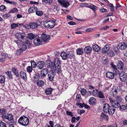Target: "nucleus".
Masks as SVG:
<instances>
[{
  "instance_id": "nucleus-1",
  "label": "nucleus",
  "mask_w": 127,
  "mask_h": 127,
  "mask_svg": "<svg viewBox=\"0 0 127 127\" xmlns=\"http://www.w3.org/2000/svg\"><path fill=\"white\" fill-rule=\"evenodd\" d=\"M103 110L104 113L108 112L109 114L112 115L114 113L115 109L113 106H110L108 104L105 103L103 106Z\"/></svg>"
},
{
  "instance_id": "nucleus-2",
  "label": "nucleus",
  "mask_w": 127,
  "mask_h": 127,
  "mask_svg": "<svg viewBox=\"0 0 127 127\" xmlns=\"http://www.w3.org/2000/svg\"><path fill=\"white\" fill-rule=\"evenodd\" d=\"M18 123L20 125L26 126L29 124V120L28 118L25 116H22L20 117L18 121Z\"/></svg>"
},
{
  "instance_id": "nucleus-3",
  "label": "nucleus",
  "mask_w": 127,
  "mask_h": 127,
  "mask_svg": "<svg viewBox=\"0 0 127 127\" xmlns=\"http://www.w3.org/2000/svg\"><path fill=\"white\" fill-rule=\"evenodd\" d=\"M56 58L54 59V62H52L51 60L48 59L46 61V64L47 65L48 68H51L55 71L56 70V65L55 62Z\"/></svg>"
},
{
  "instance_id": "nucleus-4",
  "label": "nucleus",
  "mask_w": 127,
  "mask_h": 127,
  "mask_svg": "<svg viewBox=\"0 0 127 127\" xmlns=\"http://www.w3.org/2000/svg\"><path fill=\"white\" fill-rule=\"evenodd\" d=\"M56 61H57L56 64V72L58 74V75H59L61 72V61L58 58H56Z\"/></svg>"
},
{
  "instance_id": "nucleus-5",
  "label": "nucleus",
  "mask_w": 127,
  "mask_h": 127,
  "mask_svg": "<svg viewBox=\"0 0 127 127\" xmlns=\"http://www.w3.org/2000/svg\"><path fill=\"white\" fill-rule=\"evenodd\" d=\"M39 24H36L35 23H30L28 25H26L24 27L26 29H29L31 28L32 29H35L37 28L38 26H39Z\"/></svg>"
},
{
  "instance_id": "nucleus-6",
  "label": "nucleus",
  "mask_w": 127,
  "mask_h": 127,
  "mask_svg": "<svg viewBox=\"0 0 127 127\" xmlns=\"http://www.w3.org/2000/svg\"><path fill=\"white\" fill-rule=\"evenodd\" d=\"M2 117L4 119H6L9 121H10V123H14L13 115L11 114H7L6 115H2Z\"/></svg>"
},
{
  "instance_id": "nucleus-7",
  "label": "nucleus",
  "mask_w": 127,
  "mask_h": 127,
  "mask_svg": "<svg viewBox=\"0 0 127 127\" xmlns=\"http://www.w3.org/2000/svg\"><path fill=\"white\" fill-rule=\"evenodd\" d=\"M59 3L65 7H67L70 5L69 2L65 0H57Z\"/></svg>"
},
{
  "instance_id": "nucleus-8",
  "label": "nucleus",
  "mask_w": 127,
  "mask_h": 127,
  "mask_svg": "<svg viewBox=\"0 0 127 127\" xmlns=\"http://www.w3.org/2000/svg\"><path fill=\"white\" fill-rule=\"evenodd\" d=\"M117 48L122 50L125 49L127 48V45L125 42L120 43L118 44Z\"/></svg>"
},
{
  "instance_id": "nucleus-9",
  "label": "nucleus",
  "mask_w": 127,
  "mask_h": 127,
  "mask_svg": "<svg viewBox=\"0 0 127 127\" xmlns=\"http://www.w3.org/2000/svg\"><path fill=\"white\" fill-rule=\"evenodd\" d=\"M41 38L44 42H47L50 40V36L48 34L43 33L41 35Z\"/></svg>"
},
{
  "instance_id": "nucleus-10",
  "label": "nucleus",
  "mask_w": 127,
  "mask_h": 127,
  "mask_svg": "<svg viewBox=\"0 0 127 127\" xmlns=\"http://www.w3.org/2000/svg\"><path fill=\"white\" fill-rule=\"evenodd\" d=\"M48 75L49 80L51 81L53 80V79L54 77L55 76L54 72L53 70H50L48 73Z\"/></svg>"
},
{
  "instance_id": "nucleus-11",
  "label": "nucleus",
  "mask_w": 127,
  "mask_h": 127,
  "mask_svg": "<svg viewBox=\"0 0 127 127\" xmlns=\"http://www.w3.org/2000/svg\"><path fill=\"white\" fill-rule=\"evenodd\" d=\"M48 73V70L47 68L43 69L41 71L40 76L42 78L45 77Z\"/></svg>"
},
{
  "instance_id": "nucleus-12",
  "label": "nucleus",
  "mask_w": 127,
  "mask_h": 127,
  "mask_svg": "<svg viewBox=\"0 0 127 127\" xmlns=\"http://www.w3.org/2000/svg\"><path fill=\"white\" fill-rule=\"evenodd\" d=\"M92 49V47L89 46H87L84 49V51L85 53L87 54L91 53Z\"/></svg>"
},
{
  "instance_id": "nucleus-13",
  "label": "nucleus",
  "mask_w": 127,
  "mask_h": 127,
  "mask_svg": "<svg viewBox=\"0 0 127 127\" xmlns=\"http://www.w3.org/2000/svg\"><path fill=\"white\" fill-rule=\"evenodd\" d=\"M48 22H49V23L47 25L48 28H50L52 29L55 26V22L53 21H45V23H47Z\"/></svg>"
},
{
  "instance_id": "nucleus-14",
  "label": "nucleus",
  "mask_w": 127,
  "mask_h": 127,
  "mask_svg": "<svg viewBox=\"0 0 127 127\" xmlns=\"http://www.w3.org/2000/svg\"><path fill=\"white\" fill-rule=\"evenodd\" d=\"M34 44L36 46H38L42 44V42L39 38H36L33 41Z\"/></svg>"
},
{
  "instance_id": "nucleus-15",
  "label": "nucleus",
  "mask_w": 127,
  "mask_h": 127,
  "mask_svg": "<svg viewBox=\"0 0 127 127\" xmlns=\"http://www.w3.org/2000/svg\"><path fill=\"white\" fill-rule=\"evenodd\" d=\"M110 48V46L107 44L106 45L101 49L102 52L103 53H106L108 51Z\"/></svg>"
},
{
  "instance_id": "nucleus-16",
  "label": "nucleus",
  "mask_w": 127,
  "mask_h": 127,
  "mask_svg": "<svg viewBox=\"0 0 127 127\" xmlns=\"http://www.w3.org/2000/svg\"><path fill=\"white\" fill-rule=\"evenodd\" d=\"M44 63L43 61H39L37 63V66L39 69H42L44 67Z\"/></svg>"
},
{
  "instance_id": "nucleus-17",
  "label": "nucleus",
  "mask_w": 127,
  "mask_h": 127,
  "mask_svg": "<svg viewBox=\"0 0 127 127\" xmlns=\"http://www.w3.org/2000/svg\"><path fill=\"white\" fill-rule=\"evenodd\" d=\"M106 75V77L110 79H113L114 77V74L113 73V72H108Z\"/></svg>"
},
{
  "instance_id": "nucleus-18",
  "label": "nucleus",
  "mask_w": 127,
  "mask_h": 127,
  "mask_svg": "<svg viewBox=\"0 0 127 127\" xmlns=\"http://www.w3.org/2000/svg\"><path fill=\"white\" fill-rule=\"evenodd\" d=\"M37 10L38 9L37 7L32 6L29 8L28 11L29 13H32L36 12Z\"/></svg>"
},
{
  "instance_id": "nucleus-19",
  "label": "nucleus",
  "mask_w": 127,
  "mask_h": 127,
  "mask_svg": "<svg viewBox=\"0 0 127 127\" xmlns=\"http://www.w3.org/2000/svg\"><path fill=\"white\" fill-rule=\"evenodd\" d=\"M16 36L18 39L19 40H20L21 42H22V40L24 39V36L22 35L21 33H16Z\"/></svg>"
},
{
  "instance_id": "nucleus-20",
  "label": "nucleus",
  "mask_w": 127,
  "mask_h": 127,
  "mask_svg": "<svg viewBox=\"0 0 127 127\" xmlns=\"http://www.w3.org/2000/svg\"><path fill=\"white\" fill-rule=\"evenodd\" d=\"M93 48L94 50L96 52H99L100 49V47L96 44L93 45Z\"/></svg>"
},
{
  "instance_id": "nucleus-21",
  "label": "nucleus",
  "mask_w": 127,
  "mask_h": 127,
  "mask_svg": "<svg viewBox=\"0 0 127 127\" xmlns=\"http://www.w3.org/2000/svg\"><path fill=\"white\" fill-rule=\"evenodd\" d=\"M60 56L63 60H66L67 58V54L64 52H62L60 54Z\"/></svg>"
},
{
  "instance_id": "nucleus-22",
  "label": "nucleus",
  "mask_w": 127,
  "mask_h": 127,
  "mask_svg": "<svg viewBox=\"0 0 127 127\" xmlns=\"http://www.w3.org/2000/svg\"><path fill=\"white\" fill-rule=\"evenodd\" d=\"M124 66L123 63L121 61H119L117 64V66L118 68L121 69L123 68Z\"/></svg>"
},
{
  "instance_id": "nucleus-23",
  "label": "nucleus",
  "mask_w": 127,
  "mask_h": 127,
  "mask_svg": "<svg viewBox=\"0 0 127 127\" xmlns=\"http://www.w3.org/2000/svg\"><path fill=\"white\" fill-rule=\"evenodd\" d=\"M96 101L95 98L94 97H91L89 100V102L91 105H93L96 102Z\"/></svg>"
},
{
  "instance_id": "nucleus-24",
  "label": "nucleus",
  "mask_w": 127,
  "mask_h": 127,
  "mask_svg": "<svg viewBox=\"0 0 127 127\" xmlns=\"http://www.w3.org/2000/svg\"><path fill=\"white\" fill-rule=\"evenodd\" d=\"M20 75L21 77L24 79H25L26 78V73L23 71H21L20 72Z\"/></svg>"
},
{
  "instance_id": "nucleus-25",
  "label": "nucleus",
  "mask_w": 127,
  "mask_h": 127,
  "mask_svg": "<svg viewBox=\"0 0 127 127\" xmlns=\"http://www.w3.org/2000/svg\"><path fill=\"white\" fill-rule=\"evenodd\" d=\"M19 47L22 51L25 50L27 48L26 45L23 43H20Z\"/></svg>"
},
{
  "instance_id": "nucleus-26",
  "label": "nucleus",
  "mask_w": 127,
  "mask_h": 127,
  "mask_svg": "<svg viewBox=\"0 0 127 127\" xmlns=\"http://www.w3.org/2000/svg\"><path fill=\"white\" fill-rule=\"evenodd\" d=\"M67 55V58L69 59H72L74 56L73 52L71 51H70L68 52Z\"/></svg>"
},
{
  "instance_id": "nucleus-27",
  "label": "nucleus",
  "mask_w": 127,
  "mask_h": 127,
  "mask_svg": "<svg viewBox=\"0 0 127 127\" xmlns=\"http://www.w3.org/2000/svg\"><path fill=\"white\" fill-rule=\"evenodd\" d=\"M77 54L79 55H81L84 53V52L82 48H78L76 50Z\"/></svg>"
},
{
  "instance_id": "nucleus-28",
  "label": "nucleus",
  "mask_w": 127,
  "mask_h": 127,
  "mask_svg": "<svg viewBox=\"0 0 127 127\" xmlns=\"http://www.w3.org/2000/svg\"><path fill=\"white\" fill-rule=\"evenodd\" d=\"M101 117L102 118L104 119L106 121H108V116L107 115L102 113L101 114Z\"/></svg>"
},
{
  "instance_id": "nucleus-29",
  "label": "nucleus",
  "mask_w": 127,
  "mask_h": 127,
  "mask_svg": "<svg viewBox=\"0 0 127 127\" xmlns=\"http://www.w3.org/2000/svg\"><path fill=\"white\" fill-rule=\"evenodd\" d=\"M45 83L42 80H39L37 81V84L39 87H42L44 84Z\"/></svg>"
},
{
  "instance_id": "nucleus-30",
  "label": "nucleus",
  "mask_w": 127,
  "mask_h": 127,
  "mask_svg": "<svg viewBox=\"0 0 127 127\" xmlns=\"http://www.w3.org/2000/svg\"><path fill=\"white\" fill-rule=\"evenodd\" d=\"M119 103V102L115 101L114 103H113L112 106L113 107L116 108H118L120 106V104Z\"/></svg>"
},
{
  "instance_id": "nucleus-31",
  "label": "nucleus",
  "mask_w": 127,
  "mask_h": 127,
  "mask_svg": "<svg viewBox=\"0 0 127 127\" xmlns=\"http://www.w3.org/2000/svg\"><path fill=\"white\" fill-rule=\"evenodd\" d=\"M12 71L17 77H18L19 76V74L18 70L15 67H13L12 68Z\"/></svg>"
},
{
  "instance_id": "nucleus-32",
  "label": "nucleus",
  "mask_w": 127,
  "mask_h": 127,
  "mask_svg": "<svg viewBox=\"0 0 127 127\" xmlns=\"http://www.w3.org/2000/svg\"><path fill=\"white\" fill-rule=\"evenodd\" d=\"M97 96L100 98H104L103 93L101 91H99Z\"/></svg>"
},
{
  "instance_id": "nucleus-33",
  "label": "nucleus",
  "mask_w": 127,
  "mask_h": 127,
  "mask_svg": "<svg viewBox=\"0 0 127 127\" xmlns=\"http://www.w3.org/2000/svg\"><path fill=\"white\" fill-rule=\"evenodd\" d=\"M52 90V88H48L46 89L45 92L46 95H49L51 94Z\"/></svg>"
},
{
  "instance_id": "nucleus-34",
  "label": "nucleus",
  "mask_w": 127,
  "mask_h": 127,
  "mask_svg": "<svg viewBox=\"0 0 127 127\" xmlns=\"http://www.w3.org/2000/svg\"><path fill=\"white\" fill-rule=\"evenodd\" d=\"M78 104L80 105V107L81 108L84 107L85 108L87 109H89L90 108V107L89 106L85 104L84 103H83L82 104L80 103Z\"/></svg>"
},
{
  "instance_id": "nucleus-35",
  "label": "nucleus",
  "mask_w": 127,
  "mask_h": 127,
  "mask_svg": "<svg viewBox=\"0 0 127 127\" xmlns=\"http://www.w3.org/2000/svg\"><path fill=\"white\" fill-rule=\"evenodd\" d=\"M28 38L31 40L34 39L36 37L35 35L32 33L28 34Z\"/></svg>"
},
{
  "instance_id": "nucleus-36",
  "label": "nucleus",
  "mask_w": 127,
  "mask_h": 127,
  "mask_svg": "<svg viewBox=\"0 0 127 127\" xmlns=\"http://www.w3.org/2000/svg\"><path fill=\"white\" fill-rule=\"evenodd\" d=\"M18 11V9L16 8H14L11 9L9 11L8 13H16Z\"/></svg>"
},
{
  "instance_id": "nucleus-37",
  "label": "nucleus",
  "mask_w": 127,
  "mask_h": 127,
  "mask_svg": "<svg viewBox=\"0 0 127 127\" xmlns=\"http://www.w3.org/2000/svg\"><path fill=\"white\" fill-rule=\"evenodd\" d=\"M31 66L33 67V68H34L36 67L37 65V64L34 61L32 60L31 62Z\"/></svg>"
},
{
  "instance_id": "nucleus-38",
  "label": "nucleus",
  "mask_w": 127,
  "mask_h": 127,
  "mask_svg": "<svg viewBox=\"0 0 127 127\" xmlns=\"http://www.w3.org/2000/svg\"><path fill=\"white\" fill-rule=\"evenodd\" d=\"M118 90V88H112L111 91L113 94L116 95L117 94Z\"/></svg>"
},
{
  "instance_id": "nucleus-39",
  "label": "nucleus",
  "mask_w": 127,
  "mask_h": 127,
  "mask_svg": "<svg viewBox=\"0 0 127 127\" xmlns=\"http://www.w3.org/2000/svg\"><path fill=\"white\" fill-rule=\"evenodd\" d=\"M6 10V7L3 5L0 6V11L2 12H5Z\"/></svg>"
},
{
  "instance_id": "nucleus-40",
  "label": "nucleus",
  "mask_w": 127,
  "mask_h": 127,
  "mask_svg": "<svg viewBox=\"0 0 127 127\" xmlns=\"http://www.w3.org/2000/svg\"><path fill=\"white\" fill-rule=\"evenodd\" d=\"M5 82V78L4 76H0V82L1 83H3Z\"/></svg>"
},
{
  "instance_id": "nucleus-41",
  "label": "nucleus",
  "mask_w": 127,
  "mask_h": 127,
  "mask_svg": "<svg viewBox=\"0 0 127 127\" xmlns=\"http://www.w3.org/2000/svg\"><path fill=\"white\" fill-rule=\"evenodd\" d=\"M5 73L7 75V76L9 77L10 79L13 78L12 75L11 74V71H7Z\"/></svg>"
},
{
  "instance_id": "nucleus-42",
  "label": "nucleus",
  "mask_w": 127,
  "mask_h": 127,
  "mask_svg": "<svg viewBox=\"0 0 127 127\" xmlns=\"http://www.w3.org/2000/svg\"><path fill=\"white\" fill-rule=\"evenodd\" d=\"M116 99V101H117L118 102H119L122 101V99L121 98V96H117L115 97Z\"/></svg>"
},
{
  "instance_id": "nucleus-43",
  "label": "nucleus",
  "mask_w": 127,
  "mask_h": 127,
  "mask_svg": "<svg viewBox=\"0 0 127 127\" xmlns=\"http://www.w3.org/2000/svg\"><path fill=\"white\" fill-rule=\"evenodd\" d=\"M98 91L97 89L94 90L92 92V94L94 96H97L98 93Z\"/></svg>"
},
{
  "instance_id": "nucleus-44",
  "label": "nucleus",
  "mask_w": 127,
  "mask_h": 127,
  "mask_svg": "<svg viewBox=\"0 0 127 127\" xmlns=\"http://www.w3.org/2000/svg\"><path fill=\"white\" fill-rule=\"evenodd\" d=\"M121 80L123 82H124L126 80L127 76L126 75H124L123 76H122L120 78Z\"/></svg>"
},
{
  "instance_id": "nucleus-45",
  "label": "nucleus",
  "mask_w": 127,
  "mask_h": 127,
  "mask_svg": "<svg viewBox=\"0 0 127 127\" xmlns=\"http://www.w3.org/2000/svg\"><path fill=\"white\" fill-rule=\"evenodd\" d=\"M10 15L9 14L7 13L3 14L2 17L4 19H5L9 18L10 17Z\"/></svg>"
},
{
  "instance_id": "nucleus-46",
  "label": "nucleus",
  "mask_w": 127,
  "mask_h": 127,
  "mask_svg": "<svg viewBox=\"0 0 127 127\" xmlns=\"http://www.w3.org/2000/svg\"><path fill=\"white\" fill-rule=\"evenodd\" d=\"M42 2L43 3H51L52 1V0H42Z\"/></svg>"
},
{
  "instance_id": "nucleus-47",
  "label": "nucleus",
  "mask_w": 127,
  "mask_h": 127,
  "mask_svg": "<svg viewBox=\"0 0 127 127\" xmlns=\"http://www.w3.org/2000/svg\"><path fill=\"white\" fill-rule=\"evenodd\" d=\"M31 66H28L27 68V71L29 73L31 72L33 70Z\"/></svg>"
},
{
  "instance_id": "nucleus-48",
  "label": "nucleus",
  "mask_w": 127,
  "mask_h": 127,
  "mask_svg": "<svg viewBox=\"0 0 127 127\" xmlns=\"http://www.w3.org/2000/svg\"><path fill=\"white\" fill-rule=\"evenodd\" d=\"M36 14L38 16H41L43 14V12L42 11H36Z\"/></svg>"
},
{
  "instance_id": "nucleus-49",
  "label": "nucleus",
  "mask_w": 127,
  "mask_h": 127,
  "mask_svg": "<svg viewBox=\"0 0 127 127\" xmlns=\"http://www.w3.org/2000/svg\"><path fill=\"white\" fill-rule=\"evenodd\" d=\"M108 54L109 56L111 57L114 56L115 55L114 53L110 50L109 51V53H108Z\"/></svg>"
},
{
  "instance_id": "nucleus-50",
  "label": "nucleus",
  "mask_w": 127,
  "mask_h": 127,
  "mask_svg": "<svg viewBox=\"0 0 127 127\" xmlns=\"http://www.w3.org/2000/svg\"><path fill=\"white\" fill-rule=\"evenodd\" d=\"M18 24L13 23L11 25V28L12 29H13L14 28L18 27Z\"/></svg>"
},
{
  "instance_id": "nucleus-51",
  "label": "nucleus",
  "mask_w": 127,
  "mask_h": 127,
  "mask_svg": "<svg viewBox=\"0 0 127 127\" xmlns=\"http://www.w3.org/2000/svg\"><path fill=\"white\" fill-rule=\"evenodd\" d=\"M81 92L82 95H84L86 94L87 91L85 89L83 88L81 89Z\"/></svg>"
},
{
  "instance_id": "nucleus-52",
  "label": "nucleus",
  "mask_w": 127,
  "mask_h": 127,
  "mask_svg": "<svg viewBox=\"0 0 127 127\" xmlns=\"http://www.w3.org/2000/svg\"><path fill=\"white\" fill-rule=\"evenodd\" d=\"M40 77V75L38 73H36L33 77V79L34 80H36L38 79Z\"/></svg>"
},
{
  "instance_id": "nucleus-53",
  "label": "nucleus",
  "mask_w": 127,
  "mask_h": 127,
  "mask_svg": "<svg viewBox=\"0 0 127 127\" xmlns=\"http://www.w3.org/2000/svg\"><path fill=\"white\" fill-rule=\"evenodd\" d=\"M6 113L5 110L3 109H0V115H3Z\"/></svg>"
},
{
  "instance_id": "nucleus-54",
  "label": "nucleus",
  "mask_w": 127,
  "mask_h": 127,
  "mask_svg": "<svg viewBox=\"0 0 127 127\" xmlns=\"http://www.w3.org/2000/svg\"><path fill=\"white\" fill-rule=\"evenodd\" d=\"M0 127H6L5 123L2 121H0Z\"/></svg>"
},
{
  "instance_id": "nucleus-55",
  "label": "nucleus",
  "mask_w": 127,
  "mask_h": 127,
  "mask_svg": "<svg viewBox=\"0 0 127 127\" xmlns=\"http://www.w3.org/2000/svg\"><path fill=\"white\" fill-rule=\"evenodd\" d=\"M126 109V106L122 105L120 106V109L121 111H123L125 110Z\"/></svg>"
},
{
  "instance_id": "nucleus-56",
  "label": "nucleus",
  "mask_w": 127,
  "mask_h": 127,
  "mask_svg": "<svg viewBox=\"0 0 127 127\" xmlns=\"http://www.w3.org/2000/svg\"><path fill=\"white\" fill-rule=\"evenodd\" d=\"M108 62L109 61L107 59H105L103 61V64L105 65H106L108 64Z\"/></svg>"
},
{
  "instance_id": "nucleus-57",
  "label": "nucleus",
  "mask_w": 127,
  "mask_h": 127,
  "mask_svg": "<svg viewBox=\"0 0 127 127\" xmlns=\"http://www.w3.org/2000/svg\"><path fill=\"white\" fill-rule=\"evenodd\" d=\"M100 12L101 13L106 12L107 11V10L103 8L100 9Z\"/></svg>"
},
{
  "instance_id": "nucleus-58",
  "label": "nucleus",
  "mask_w": 127,
  "mask_h": 127,
  "mask_svg": "<svg viewBox=\"0 0 127 127\" xmlns=\"http://www.w3.org/2000/svg\"><path fill=\"white\" fill-rule=\"evenodd\" d=\"M111 67L113 68H114L115 69H116V66L114 64L113 62H111Z\"/></svg>"
},
{
  "instance_id": "nucleus-59",
  "label": "nucleus",
  "mask_w": 127,
  "mask_h": 127,
  "mask_svg": "<svg viewBox=\"0 0 127 127\" xmlns=\"http://www.w3.org/2000/svg\"><path fill=\"white\" fill-rule=\"evenodd\" d=\"M80 95H78L76 96V100L77 102H79V99L80 98Z\"/></svg>"
},
{
  "instance_id": "nucleus-60",
  "label": "nucleus",
  "mask_w": 127,
  "mask_h": 127,
  "mask_svg": "<svg viewBox=\"0 0 127 127\" xmlns=\"http://www.w3.org/2000/svg\"><path fill=\"white\" fill-rule=\"evenodd\" d=\"M90 8L91 9H93L94 11H95V9L97 8L96 6L95 5H93V6H90Z\"/></svg>"
},
{
  "instance_id": "nucleus-61",
  "label": "nucleus",
  "mask_w": 127,
  "mask_h": 127,
  "mask_svg": "<svg viewBox=\"0 0 127 127\" xmlns=\"http://www.w3.org/2000/svg\"><path fill=\"white\" fill-rule=\"evenodd\" d=\"M66 113L67 115L70 116H73V114L72 113L70 112L66 111Z\"/></svg>"
},
{
  "instance_id": "nucleus-62",
  "label": "nucleus",
  "mask_w": 127,
  "mask_h": 127,
  "mask_svg": "<svg viewBox=\"0 0 127 127\" xmlns=\"http://www.w3.org/2000/svg\"><path fill=\"white\" fill-rule=\"evenodd\" d=\"M68 24L70 25H76V23L73 21H70L68 23Z\"/></svg>"
},
{
  "instance_id": "nucleus-63",
  "label": "nucleus",
  "mask_w": 127,
  "mask_h": 127,
  "mask_svg": "<svg viewBox=\"0 0 127 127\" xmlns=\"http://www.w3.org/2000/svg\"><path fill=\"white\" fill-rule=\"evenodd\" d=\"M1 57L5 59L6 57V54H5L3 53H2L1 54Z\"/></svg>"
},
{
  "instance_id": "nucleus-64",
  "label": "nucleus",
  "mask_w": 127,
  "mask_h": 127,
  "mask_svg": "<svg viewBox=\"0 0 127 127\" xmlns=\"http://www.w3.org/2000/svg\"><path fill=\"white\" fill-rule=\"evenodd\" d=\"M126 74L125 73V72H124L123 71L121 72L120 74V78L123 76L124 75H125Z\"/></svg>"
}]
</instances>
